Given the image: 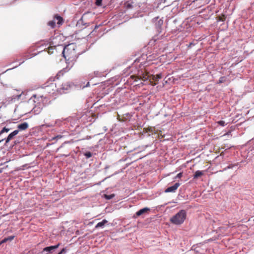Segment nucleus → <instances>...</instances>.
<instances>
[{"instance_id": "obj_1", "label": "nucleus", "mask_w": 254, "mask_h": 254, "mask_svg": "<svg viewBox=\"0 0 254 254\" xmlns=\"http://www.w3.org/2000/svg\"><path fill=\"white\" fill-rule=\"evenodd\" d=\"M76 45L74 43H70L62 49V54L65 58L66 63L72 66L78 57V54L76 50Z\"/></svg>"}, {"instance_id": "obj_2", "label": "nucleus", "mask_w": 254, "mask_h": 254, "mask_svg": "<svg viewBox=\"0 0 254 254\" xmlns=\"http://www.w3.org/2000/svg\"><path fill=\"white\" fill-rule=\"evenodd\" d=\"M187 217V212L185 210H181L170 219V222L175 225L183 224Z\"/></svg>"}, {"instance_id": "obj_3", "label": "nucleus", "mask_w": 254, "mask_h": 254, "mask_svg": "<svg viewBox=\"0 0 254 254\" xmlns=\"http://www.w3.org/2000/svg\"><path fill=\"white\" fill-rule=\"evenodd\" d=\"M63 36L61 34H58L54 36L51 39L50 41V45L56 48H60L62 50L64 48L63 46Z\"/></svg>"}, {"instance_id": "obj_4", "label": "nucleus", "mask_w": 254, "mask_h": 254, "mask_svg": "<svg viewBox=\"0 0 254 254\" xmlns=\"http://www.w3.org/2000/svg\"><path fill=\"white\" fill-rule=\"evenodd\" d=\"M131 77L132 78H135V81L137 80L136 78L138 79H141L143 81H146L148 80L150 83V84L153 86H154L156 84V83H153V81L151 80V75L149 74V73L146 71L144 72L141 71V73L140 74L139 73L137 76H135L132 75L131 76Z\"/></svg>"}, {"instance_id": "obj_5", "label": "nucleus", "mask_w": 254, "mask_h": 254, "mask_svg": "<svg viewBox=\"0 0 254 254\" xmlns=\"http://www.w3.org/2000/svg\"><path fill=\"white\" fill-rule=\"evenodd\" d=\"M91 15L90 12H87L84 13L81 17V18L80 19V21L81 22V23L83 24L84 25L86 26H89L90 24V21H88V18L89 17V15Z\"/></svg>"}, {"instance_id": "obj_6", "label": "nucleus", "mask_w": 254, "mask_h": 254, "mask_svg": "<svg viewBox=\"0 0 254 254\" xmlns=\"http://www.w3.org/2000/svg\"><path fill=\"white\" fill-rule=\"evenodd\" d=\"M180 186L179 183H175L173 186L168 187L165 190V192H174Z\"/></svg>"}, {"instance_id": "obj_7", "label": "nucleus", "mask_w": 254, "mask_h": 254, "mask_svg": "<svg viewBox=\"0 0 254 254\" xmlns=\"http://www.w3.org/2000/svg\"><path fill=\"white\" fill-rule=\"evenodd\" d=\"M150 211V209L147 207H145L142 209H140L139 211H137L135 213L136 216H133V218H136V217L141 216L146 213H148Z\"/></svg>"}, {"instance_id": "obj_8", "label": "nucleus", "mask_w": 254, "mask_h": 254, "mask_svg": "<svg viewBox=\"0 0 254 254\" xmlns=\"http://www.w3.org/2000/svg\"><path fill=\"white\" fill-rule=\"evenodd\" d=\"M28 127V124L26 122H24L19 124L17 127L18 129V130H17V133H18V131H22L27 129Z\"/></svg>"}, {"instance_id": "obj_9", "label": "nucleus", "mask_w": 254, "mask_h": 254, "mask_svg": "<svg viewBox=\"0 0 254 254\" xmlns=\"http://www.w3.org/2000/svg\"><path fill=\"white\" fill-rule=\"evenodd\" d=\"M151 132L152 134H156L157 133V131L156 130L155 127H148L144 128L143 129V133H147V132Z\"/></svg>"}, {"instance_id": "obj_10", "label": "nucleus", "mask_w": 254, "mask_h": 254, "mask_svg": "<svg viewBox=\"0 0 254 254\" xmlns=\"http://www.w3.org/2000/svg\"><path fill=\"white\" fill-rule=\"evenodd\" d=\"M60 245V244H58V245H57L56 246L46 247L44 249L43 251H46V252H50L52 251H53L56 249H57L59 247Z\"/></svg>"}, {"instance_id": "obj_11", "label": "nucleus", "mask_w": 254, "mask_h": 254, "mask_svg": "<svg viewBox=\"0 0 254 254\" xmlns=\"http://www.w3.org/2000/svg\"><path fill=\"white\" fill-rule=\"evenodd\" d=\"M18 91L17 90V100H25L26 99V93L24 92H22L21 94H18V93H17Z\"/></svg>"}, {"instance_id": "obj_12", "label": "nucleus", "mask_w": 254, "mask_h": 254, "mask_svg": "<svg viewBox=\"0 0 254 254\" xmlns=\"http://www.w3.org/2000/svg\"><path fill=\"white\" fill-rule=\"evenodd\" d=\"M162 76L161 73L157 74V75H151V80L153 82L158 80L159 79L162 78Z\"/></svg>"}, {"instance_id": "obj_13", "label": "nucleus", "mask_w": 254, "mask_h": 254, "mask_svg": "<svg viewBox=\"0 0 254 254\" xmlns=\"http://www.w3.org/2000/svg\"><path fill=\"white\" fill-rule=\"evenodd\" d=\"M204 172V171H196L193 175V179H197L202 176V175H203Z\"/></svg>"}, {"instance_id": "obj_14", "label": "nucleus", "mask_w": 254, "mask_h": 254, "mask_svg": "<svg viewBox=\"0 0 254 254\" xmlns=\"http://www.w3.org/2000/svg\"><path fill=\"white\" fill-rule=\"evenodd\" d=\"M163 24V20L161 19H159L157 22L155 23V26L158 30L161 29L162 25Z\"/></svg>"}, {"instance_id": "obj_15", "label": "nucleus", "mask_w": 254, "mask_h": 254, "mask_svg": "<svg viewBox=\"0 0 254 254\" xmlns=\"http://www.w3.org/2000/svg\"><path fill=\"white\" fill-rule=\"evenodd\" d=\"M107 220H106V219H104L103 220H102V221L98 223L96 225L95 227L96 228L99 227H103L106 223H107Z\"/></svg>"}, {"instance_id": "obj_16", "label": "nucleus", "mask_w": 254, "mask_h": 254, "mask_svg": "<svg viewBox=\"0 0 254 254\" xmlns=\"http://www.w3.org/2000/svg\"><path fill=\"white\" fill-rule=\"evenodd\" d=\"M54 51H57V49L52 45H50L47 49V52L50 55L53 54L54 53Z\"/></svg>"}, {"instance_id": "obj_17", "label": "nucleus", "mask_w": 254, "mask_h": 254, "mask_svg": "<svg viewBox=\"0 0 254 254\" xmlns=\"http://www.w3.org/2000/svg\"><path fill=\"white\" fill-rule=\"evenodd\" d=\"M15 135H16V130H14L12 132H11L10 134H9L8 135V136L7 137L6 142H8Z\"/></svg>"}, {"instance_id": "obj_18", "label": "nucleus", "mask_w": 254, "mask_h": 254, "mask_svg": "<svg viewBox=\"0 0 254 254\" xmlns=\"http://www.w3.org/2000/svg\"><path fill=\"white\" fill-rule=\"evenodd\" d=\"M14 236H10L8 238H4V239H3L1 242L0 243V244H2V243H5L8 240H12L13 238H14Z\"/></svg>"}, {"instance_id": "obj_19", "label": "nucleus", "mask_w": 254, "mask_h": 254, "mask_svg": "<svg viewBox=\"0 0 254 254\" xmlns=\"http://www.w3.org/2000/svg\"><path fill=\"white\" fill-rule=\"evenodd\" d=\"M55 18L58 20V24H61L63 21V18L58 15H56L55 16Z\"/></svg>"}, {"instance_id": "obj_20", "label": "nucleus", "mask_w": 254, "mask_h": 254, "mask_svg": "<svg viewBox=\"0 0 254 254\" xmlns=\"http://www.w3.org/2000/svg\"><path fill=\"white\" fill-rule=\"evenodd\" d=\"M49 86L51 87L52 88V90H53V91H54V90H55V89H54V88H55L56 87V83H54V82H53V83H50V85H47L46 87H49Z\"/></svg>"}, {"instance_id": "obj_21", "label": "nucleus", "mask_w": 254, "mask_h": 254, "mask_svg": "<svg viewBox=\"0 0 254 254\" xmlns=\"http://www.w3.org/2000/svg\"><path fill=\"white\" fill-rule=\"evenodd\" d=\"M226 17L224 15H222L221 16H219L218 17V20L219 21H224L225 20Z\"/></svg>"}, {"instance_id": "obj_22", "label": "nucleus", "mask_w": 254, "mask_h": 254, "mask_svg": "<svg viewBox=\"0 0 254 254\" xmlns=\"http://www.w3.org/2000/svg\"><path fill=\"white\" fill-rule=\"evenodd\" d=\"M48 25L50 26L52 28H54L55 26V22L53 21H50L48 22Z\"/></svg>"}, {"instance_id": "obj_23", "label": "nucleus", "mask_w": 254, "mask_h": 254, "mask_svg": "<svg viewBox=\"0 0 254 254\" xmlns=\"http://www.w3.org/2000/svg\"><path fill=\"white\" fill-rule=\"evenodd\" d=\"M102 0H96V5L97 6H101L102 5Z\"/></svg>"}, {"instance_id": "obj_24", "label": "nucleus", "mask_w": 254, "mask_h": 254, "mask_svg": "<svg viewBox=\"0 0 254 254\" xmlns=\"http://www.w3.org/2000/svg\"><path fill=\"white\" fill-rule=\"evenodd\" d=\"M218 124L221 126L224 127L225 126V122L224 121H220L218 122Z\"/></svg>"}, {"instance_id": "obj_25", "label": "nucleus", "mask_w": 254, "mask_h": 254, "mask_svg": "<svg viewBox=\"0 0 254 254\" xmlns=\"http://www.w3.org/2000/svg\"><path fill=\"white\" fill-rule=\"evenodd\" d=\"M86 158H89L92 156V153L90 152H87L85 153Z\"/></svg>"}, {"instance_id": "obj_26", "label": "nucleus", "mask_w": 254, "mask_h": 254, "mask_svg": "<svg viewBox=\"0 0 254 254\" xmlns=\"http://www.w3.org/2000/svg\"><path fill=\"white\" fill-rule=\"evenodd\" d=\"M36 96H37V95H33V98L29 100V103H32L35 102V99L36 98Z\"/></svg>"}, {"instance_id": "obj_27", "label": "nucleus", "mask_w": 254, "mask_h": 254, "mask_svg": "<svg viewBox=\"0 0 254 254\" xmlns=\"http://www.w3.org/2000/svg\"><path fill=\"white\" fill-rule=\"evenodd\" d=\"M183 176V173H180L179 174H177V176H176V178H180L182 177Z\"/></svg>"}, {"instance_id": "obj_28", "label": "nucleus", "mask_w": 254, "mask_h": 254, "mask_svg": "<svg viewBox=\"0 0 254 254\" xmlns=\"http://www.w3.org/2000/svg\"><path fill=\"white\" fill-rule=\"evenodd\" d=\"M9 130L8 129H6L5 128H3L0 131V133H2L4 131H6V132H7Z\"/></svg>"}, {"instance_id": "obj_29", "label": "nucleus", "mask_w": 254, "mask_h": 254, "mask_svg": "<svg viewBox=\"0 0 254 254\" xmlns=\"http://www.w3.org/2000/svg\"><path fill=\"white\" fill-rule=\"evenodd\" d=\"M224 77H221L220 80H219V83H222L224 81Z\"/></svg>"}, {"instance_id": "obj_30", "label": "nucleus", "mask_w": 254, "mask_h": 254, "mask_svg": "<svg viewBox=\"0 0 254 254\" xmlns=\"http://www.w3.org/2000/svg\"><path fill=\"white\" fill-rule=\"evenodd\" d=\"M64 251H65V249H63L58 254H62Z\"/></svg>"}, {"instance_id": "obj_31", "label": "nucleus", "mask_w": 254, "mask_h": 254, "mask_svg": "<svg viewBox=\"0 0 254 254\" xmlns=\"http://www.w3.org/2000/svg\"><path fill=\"white\" fill-rule=\"evenodd\" d=\"M62 137V136H60V135H58L56 137H55L53 138V139H54L55 138H61Z\"/></svg>"}, {"instance_id": "obj_32", "label": "nucleus", "mask_w": 254, "mask_h": 254, "mask_svg": "<svg viewBox=\"0 0 254 254\" xmlns=\"http://www.w3.org/2000/svg\"><path fill=\"white\" fill-rule=\"evenodd\" d=\"M106 197H107L108 199H110V198H111V196H107V195H106Z\"/></svg>"}, {"instance_id": "obj_33", "label": "nucleus", "mask_w": 254, "mask_h": 254, "mask_svg": "<svg viewBox=\"0 0 254 254\" xmlns=\"http://www.w3.org/2000/svg\"><path fill=\"white\" fill-rule=\"evenodd\" d=\"M228 168H232V166H229Z\"/></svg>"}, {"instance_id": "obj_34", "label": "nucleus", "mask_w": 254, "mask_h": 254, "mask_svg": "<svg viewBox=\"0 0 254 254\" xmlns=\"http://www.w3.org/2000/svg\"><path fill=\"white\" fill-rule=\"evenodd\" d=\"M10 70V69H7V70L6 71V72H7V71H9V70Z\"/></svg>"}, {"instance_id": "obj_35", "label": "nucleus", "mask_w": 254, "mask_h": 254, "mask_svg": "<svg viewBox=\"0 0 254 254\" xmlns=\"http://www.w3.org/2000/svg\"><path fill=\"white\" fill-rule=\"evenodd\" d=\"M163 137V135H161V136H160V137H161V138H162Z\"/></svg>"}, {"instance_id": "obj_36", "label": "nucleus", "mask_w": 254, "mask_h": 254, "mask_svg": "<svg viewBox=\"0 0 254 254\" xmlns=\"http://www.w3.org/2000/svg\"><path fill=\"white\" fill-rule=\"evenodd\" d=\"M163 137V135H161V136H160V137H161V138H162Z\"/></svg>"}]
</instances>
